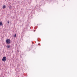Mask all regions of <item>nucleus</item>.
Listing matches in <instances>:
<instances>
[{
  "label": "nucleus",
  "instance_id": "f257e3e1",
  "mask_svg": "<svg viewBox=\"0 0 77 77\" xmlns=\"http://www.w3.org/2000/svg\"><path fill=\"white\" fill-rule=\"evenodd\" d=\"M6 42L7 44H9L11 43V40L9 39H7L6 40Z\"/></svg>",
  "mask_w": 77,
  "mask_h": 77
},
{
  "label": "nucleus",
  "instance_id": "f03ea898",
  "mask_svg": "<svg viewBox=\"0 0 77 77\" xmlns=\"http://www.w3.org/2000/svg\"><path fill=\"white\" fill-rule=\"evenodd\" d=\"M6 60V57H3V59H2V60L3 62H5Z\"/></svg>",
  "mask_w": 77,
  "mask_h": 77
},
{
  "label": "nucleus",
  "instance_id": "7ed1b4c3",
  "mask_svg": "<svg viewBox=\"0 0 77 77\" xmlns=\"http://www.w3.org/2000/svg\"><path fill=\"white\" fill-rule=\"evenodd\" d=\"M3 8V9H5V8H6V5H4Z\"/></svg>",
  "mask_w": 77,
  "mask_h": 77
},
{
  "label": "nucleus",
  "instance_id": "20e7f679",
  "mask_svg": "<svg viewBox=\"0 0 77 77\" xmlns=\"http://www.w3.org/2000/svg\"><path fill=\"white\" fill-rule=\"evenodd\" d=\"M7 47L8 48H10V46L9 45H7Z\"/></svg>",
  "mask_w": 77,
  "mask_h": 77
},
{
  "label": "nucleus",
  "instance_id": "39448f33",
  "mask_svg": "<svg viewBox=\"0 0 77 77\" xmlns=\"http://www.w3.org/2000/svg\"><path fill=\"white\" fill-rule=\"evenodd\" d=\"M2 22H0V25L2 26Z\"/></svg>",
  "mask_w": 77,
  "mask_h": 77
},
{
  "label": "nucleus",
  "instance_id": "423d86ee",
  "mask_svg": "<svg viewBox=\"0 0 77 77\" xmlns=\"http://www.w3.org/2000/svg\"><path fill=\"white\" fill-rule=\"evenodd\" d=\"M14 38H16V34H15L14 35Z\"/></svg>",
  "mask_w": 77,
  "mask_h": 77
},
{
  "label": "nucleus",
  "instance_id": "0eeeda50",
  "mask_svg": "<svg viewBox=\"0 0 77 77\" xmlns=\"http://www.w3.org/2000/svg\"><path fill=\"white\" fill-rule=\"evenodd\" d=\"M8 24H9V20H8Z\"/></svg>",
  "mask_w": 77,
  "mask_h": 77
}]
</instances>
